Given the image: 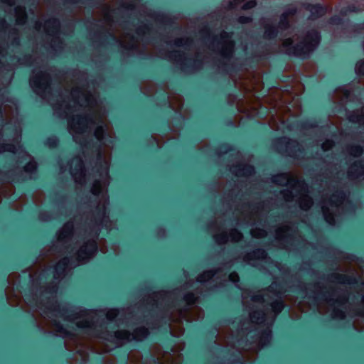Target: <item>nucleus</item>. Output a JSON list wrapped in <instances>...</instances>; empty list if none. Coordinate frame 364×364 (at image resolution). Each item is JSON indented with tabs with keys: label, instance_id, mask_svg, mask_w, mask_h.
<instances>
[{
	"label": "nucleus",
	"instance_id": "30",
	"mask_svg": "<svg viewBox=\"0 0 364 364\" xmlns=\"http://www.w3.org/2000/svg\"><path fill=\"white\" fill-rule=\"evenodd\" d=\"M272 340V331L269 327L262 331L256 341V350H260L268 345Z\"/></svg>",
	"mask_w": 364,
	"mask_h": 364
},
{
	"label": "nucleus",
	"instance_id": "10",
	"mask_svg": "<svg viewBox=\"0 0 364 364\" xmlns=\"http://www.w3.org/2000/svg\"><path fill=\"white\" fill-rule=\"evenodd\" d=\"M242 77H236V75L230 74L232 79L236 86L245 92L259 91L262 89L261 76L259 74H255L247 70H242Z\"/></svg>",
	"mask_w": 364,
	"mask_h": 364
},
{
	"label": "nucleus",
	"instance_id": "63",
	"mask_svg": "<svg viewBox=\"0 0 364 364\" xmlns=\"http://www.w3.org/2000/svg\"><path fill=\"white\" fill-rule=\"evenodd\" d=\"M358 294L361 295V304L364 306V282L361 284V286L359 289V290L357 291Z\"/></svg>",
	"mask_w": 364,
	"mask_h": 364
},
{
	"label": "nucleus",
	"instance_id": "44",
	"mask_svg": "<svg viewBox=\"0 0 364 364\" xmlns=\"http://www.w3.org/2000/svg\"><path fill=\"white\" fill-rule=\"evenodd\" d=\"M309 10L311 12V18L312 19L322 16L325 14L324 8L319 5H311Z\"/></svg>",
	"mask_w": 364,
	"mask_h": 364
},
{
	"label": "nucleus",
	"instance_id": "39",
	"mask_svg": "<svg viewBox=\"0 0 364 364\" xmlns=\"http://www.w3.org/2000/svg\"><path fill=\"white\" fill-rule=\"evenodd\" d=\"M95 320L92 316H86L76 322V326L82 328H95Z\"/></svg>",
	"mask_w": 364,
	"mask_h": 364
},
{
	"label": "nucleus",
	"instance_id": "38",
	"mask_svg": "<svg viewBox=\"0 0 364 364\" xmlns=\"http://www.w3.org/2000/svg\"><path fill=\"white\" fill-rule=\"evenodd\" d=\"M16 22L18 25H23L27 20L26 9L23 6H18L15 8Z\"/></svg>",
	"mask_w": 364,
	"mask_h": 364
},
{
	"label": "nucleus",
	"instance_id": "57",
	"mask_svg": "<svg viewBox=\"0 0 364 364\" xmlns=\"http://www.w3.org/2000/svg\"><path fill=\"white\" fill-rule=\"evenodd\" d=\"M118 314H119V311L117 309H109L107 311V312L106 314V318L109 321H112L117 318Z\"/></svg>",
	"mask_w": 364,
	"mask_h": 364
},
{
	"label": "nucleus",
	"instance_id": "50",
	"mask_svg": "<svg viewBox=\"0 0 364 364\" xmlns=\"http://www.w3.org/2000/svg\"><path fill=\"white\" fill-rule=\"evenodd\" d=\"M251 235L255 238H263L267 235L266 230L261 228H254L251 230Z\"/></svg>",
	"mask_w": 364,
	"mask_h": 364
},
{
	"label": "nucleus",
	"instance_id": "24",
	"mask_svg": "<svg viewBox=\"0 0 364 364\" xmlns=\"http://www.w3.org/2000/svg\"><path fill=\"white\" fill-rule=\"evenodd\" d=\"M230 172L237 177H248L255 173L252 166L247 164H237L230 168Z\"/></svg>",
	"mask_w": 364,
	"mask_h": 364
},
{
	"label": "nucleus",
	"instance_id": "8",
	"mask_svg": "<svg viewBox=\"0 0 364 364\" xmlns=\"http://www.w3.org/2000/svg\"><path fill=\"white\" fill-rule=\"evenodd\" d=\"M346 196L343 191H336L330 198H323L321 210L325 220L330 225H335L334 214L343 203Z\"/></svg>",
	"mask_w": 364,
	"mask_h": 364
},
{
	"label": "nucleus",
	"instance_id": "26",
	"mask_svg": "<svg viewBox=\"0 0 364 364\" xmlns=\"http://www.w3.org/2000/svg\"><path fill=\"white\" fill-rule=\"evenodd\" d=\"M233 342V333L229 328L220 331L216 337L215 343L222 346H228Z\"/></svg>",
	"mask_w": 364,
	"mask_h": 364
},
{
	"label": "nucleus",
	"instance_id": "23",
	"mask_svg": "<svg viewBox=\"0 0 364 364\" xmlns=\"http://www.w3.org/2000/svg\"><path fill=\"white\" fill-rule=\"evenodd\" d=\"M273 295L277 296L273 285H271L267 289H263L252 295L251 300L255 303L267 304L273 299Z\"/></svg>",
	"mask_w": 364,
	"mask_h": 364
},
{
	"label": "nucleus",
	"instance_id": "14",
	"mask_svg": "<svg viewBox=\"0 0 364 364\" xmlns=\"http://www.w3.org/2000/svg\"><path fill=\"white\" fill-rule=\"evenodd\" d=\"M60 28V22L56 18H50L44 24V31L47 36L50 38V47L55 50L63 48V43L59 37Z\"/></svg>",
	"mask_w": 364,
	"mask_h": 364
},
{
	"label": "nucleus",
	"instance_id": "52",
	"mask_svg": "<svg viewBox=\"0 0 364 364\" xmlns=\"http://www.w3.org/2000/svg\"><path fill=\"white\" fill-rule=\"evenodd\" d=\"M16 150V146L11 144H2L0 145V153L4 151L15 153Z\"/></svg>",
	"mask_w": 364,
	"mask_h": 364
},
{
	"label": "nucleus",
	"instance_id": "17",
	"mask_svg": "<svg viewBox=\"0 0 364 364\" xmlns=\"http://www.w3.org/2000/svg\"><path fill=\"white\" fill-rule=\"evenodd\" d=\"M237 107L239 112L245 114L249 117H252L258 114L261 102L259 99L252 95L245 101L239 100L237 102Z\"/></svg>",
	"mask_w": 364,
	"mask_h": 364
},
{
	"label": "nucleus",
	"instance_id": "3",
	"mask_svg": "<svg viewBox=\"0 0 364 364\" xmlns=\"http://www.w3.org/2000/svg\"><path fill=\"white\" fill-rule=\"evenodd\" d=\"M198 297L193 293L188 292L183 296V300L186 303L181 306L179 303L168 305L166 314L170 321L171 333L176 337H180L184 333L182 320L191 322L203 317V310L194 306Z\"/></svg>",
	"mask_w": 364,
	"mask_h": 364
},
{
	"label": "nucleus",
	"instance_id": "16",
	"mask_svg": "<svg viewBox=\"0 0 364 364\" xmlns=\"http://www.w3.org/2000/svg\"><path fill=\"white\" fill-rule=\"evenodd\" d=\"M97 246L96 240L90 239L85 242L76 252V259L79 264H85L89 262L97 253Z\"/></svg>",
	"mask_w": 364,
	"mask_h": 364
},
{
	"label": "nucleus",
	"instance_id": "13",
	"mask_svg": "<svg viewBox=\"0 0 364 364\" xmlns=\"http://www.w3.org/2000/svg\"><path fill=\"white\" fill-rule=\"evenodd\" d=\"M274 183L281 186H287L288 191H295L297 188L304 190V181L300 180L299 176L293 173H283L274 176L272 178Z\"/></svg>",
	"mask_w": 364,
	"mask_h": 364
},
{
	"label": "nucleus",
	"instance_id": "29",
	"mask_svg": "<svg viewBox=\"0 0 364 364\" xmlns=\"http://www.w3.org/2000/svg\"><path fill=\"white\" fill-rule=\"evenodd\" d=\"M267 254L264 250L256 249L243 255V260L246 262H251L257 260H263L267 258Z\"/></svg>",
	"mask_w": 364,
	"mask_h": 364
},
{
	"label": "nucleus",
	"instance_id": "27",
	"mask_svg": "<svg viewBox=\"0 0 364 364\" xmlns=\"http://www.w3.org/2000/svg\"><path fill=\"white\" fill-rule=\"evenodd\" d=\"M364 175V164L359 161L353 163L348 168V178L350 180L359 178Z\"/></svg>",
	"mask_w": 364,
	"mask_h": 364
},
{
	"label": "nucleus",
	"instance_id": "32",
	"mask_svg": "<svg viewBox=\"0 0 364 364\" xmlns=\"http://www.w3.org/2000/svg\"><path fill=\"white\" fill-rule=\"evenodd\" d=\"M347 119L351 122L358 123L364 127V106L360 109L349 112Z\"/></svg>",
	"mask_w": 364,
	"mask_h": 364
},
{
	"label": "nucleus",
	"instance_id": "21",
	"mask_svg": "<svg viewBox=\"0 0 364 364\" xmlns=\"http://www.w3.org/2000/svg\"><path fill=\"white\" fill-rule=\"evenodd\" d=\"M232 36L225 32L223 31L220 36V54L221 56L225 58H230L232 57L234 53L235 43L231 40Z\"/></svg>",
	"mask_w": 364,
	"mask_h": 364
},
{
	"label": "nucleus",
	"instance_id": "15",
	"mask_svg": "<svg viewBox=\"0 0 364 364\" xmlns=\"http://www.w3.org/2000/svg\"><path fill=\"white\" fill-rule=\"evenodd\" d=\"M70 173L75 182L80 186L86 183V168L81 156H75L70 161Z\"/></svg>",
	"mask_w": 364,
	"mask_h": 364
},
{
	"label": "nucleus",
	"instance_id": "62",
	"mask_svg": "<svg viewBox=\"0 0 364 364\" xmlns=\"http://www.w3.org/2000/svg\"><path fill=\"white\" fill-rule=\"evenodd\" d=\"M229 279L230 281H232L234 283H236V282H239V280H240L238 274L235 272L230 274Z\"/></svg>",
	"mask_w": 364,
	"mask_h": 364
},
{
	"label": "nucleus",
	"instance_id": "43",
	"mask_svg": "<svg viewBox=\"0 0 364 364\" xmlns=\"http://www.w3.org/2000/svg\"><path fill=\"white\" fill-rule=\"evenodd\" d=\"M346 150L349 155L354 157H359L363 153V149L360 145H349L346 147Z\"/></svg>",
	"mask_w": 364,
	"mask_h": 364
},
{
	"label": "nucleus",
	"instance_id": "53",
	"mask_svg": "<svg viewBox=\"0 0 364 364\" xmlns=\"http://www.w3.org/2000/svg\"><path fill=\"white\" fill-rule=\"evenodd\" d=\"M150 28L147 25H141L139 26L136 30V33L139 36H144L146 34L149 33L150 31Z\"/></svg>",
	"mask_w": 364,
	"mask_h": 364
},
{
	"label": "nucleus",
	"instance_id": "36",
	"mask_svg": "<svg viewBox=\"0 0 364 364\" xmlns=\"http://www.w3.org/2000/svg\"><path fill=\"white\" fill-rule=\"evenodd\" d=\"M291 228L289 225H282L279 227H278L276 230H275V239L277 240V241H282L283 240H284L289 232L291 231Z\"/></svg>",
	"mask_w": 364,
	"mask_h": 364
},
{
	"label": "nucleus",
	"instance_id": "41",
	"mask_svg": "<svg viewBox=\"0 0 364 364\" xmlns=\"http://www.w3.org/2000/svg\"><path fill=\"white\" fill-rule=\"evenodd\" d=\"M149 334L148 328L145 327H139L136 328L134 330L132 335V339H135L137 341H141L145 338Z\"/></svg>",
	"mask_w": 364,
	"mask_h": 364
},
{
	"label": "nucleus",
	"instance_id": "5",
	"mask_svg": "<svg viewBox=\"0 0 364 364\" xmlns=\"http://www.w3.org/2000/svg\"><path fill=\"white\" fill-rule=\"evenodd\" d=\"M97 105L95 96L84 87H73L68 100H63L58 103L65 117L81 110L82 108L94 109Z\"/></svg>",
	"mask_w": 364,
	"mask_h": 364
},
{
	"label": "nucleus",
	"instance_id": "45",
	"mask_svg": "<svg viewBox=\"0 0 364 364\" xmlns=\"http://www.w3.org/2000/svg\"><path fill=\"white\" fill-rule=\"evenodd\" d=\"M8 39L11 40L12 45H19V32L15 28H11L8 32Z\"/></svg>",
	"mask_w": 364,
	"mask_h": 364
},
{
	"label": "nucleus",
	"instance_id": "54",
	"mask_svg": "<svg viewBox=\"0 0 364 364\" xmlns=\"http://www.w3.org/2000/svg\"><path fill=\"white\" fill-rule=\"evenodd\" d=\"M39 309L43 311V314H45V316H49V313L57 311L58 309V306L53 304L50 306H46L44 309H43L42 306H39Z\"/></svg>",
	"mask_w": 364,
	"mask_h": 364
},
{
	"label": "nucleus",
	"instance_id": "55",
	"mask_svg": "<svg viewBox=\"0 0 364 364\" xmlns=\"http://www.w3.org/2000/svg\"><path fill=\"white\" fill-rule=\"evenodd\" d=\"M36 168L37 164L34 161H29L23 167L24 171L27 173H33L36 170Z\"/></svg>",
	"mask_w": 364,
	"mask_h": 364
},
{
	"label": "nucleus",
	"instance_id": "1",
	"mask_svg": "<svg viewBox=\"0 0 364 364\" xmlns=\"http://www.w3.org/2000/svg\"><path fill=\"white\" fill-rule=\"evenodd\" d=\"M111 159V148L102 144L98 148L96 159L92 166V171L94 172L95 178L92 184L90 192L96 196L103 193L102 204L101 205L102 202L100 201L97 206V214L95 216V224L99 225L107 226L108 224H111L107 213V205L109 204L107 189L111 181L109 173Z\"/></svg>",
	"mask_w": 364,
	"mask_h": 364
},
{
	"label": "nucleus",
	"instance_id": "20",
	"mask_svg": "<svg viewBox=\"0 0 364 364\" xmlns=\"http://www.w3.org/2000/svg\"><path fill=\"white\" fill-rule=\"evenodd\" d=\"M328 279L330 282L335 284H352L358 282V275L354 272L345 274L333 272L328 275Z\"/></svg>",
	"mask_w": 364,
	"mask_h": 364
},
{
	"label": "nucleus",
	"instance_id": "25",
	"mask_svg": "<svg viewBox=\"0 0 364 364\" xmlns=\"http://www.w3.org/2000/svg\"><path fill=\"white\" fill-rule=\"evenodd\" d=\"M74 232V223L68 221L58 230L57 233L58 240L60 242H66L70 240Z\"/></svg>",
	"mask_w": 364,
	"mask_h": 364
},
{
	"label": "nucleus",
	"instance_id": "46",
	"mask_svg": "<svg viewBox=\"0 0 364 364\" xmlns=\"http://www.w3.org/2000/svg\"><path fill=\"white\" fill-rule=\"evenodd\" d=\"M214 239L218 245L225 244L229 240L228 232H221L214 235Z\"/></svg>",
	"mask_w": 364,
	"mask_h": 364
},
{
	"label": "nucleus",
	"instance_id": "42",
	"mask_svg": "<svg viewBox=\"0 0 364 364\" xmlns=\"http://www.w3.org/2000/svg\"><path fill=\"white\" fill-rule=\"evenodd\" d=\"M193 41L191 38H178L173 41V44L176 47H185L189 48L193 45Z\"/></svg>",
	"mask_w": 364,
	"mask_h": 364
},
{
	"label": "nucleus",
	"instance_id": "22",
	"mask_svg": "<svg viewBox=\"0 0 364 364\" xmlns=\"http://www.w3.org/2000/svg\"><path fill=\"white\" fill-rule=\"evenodd\" d=\"M51 329L57 336L65 338V346H67L70 342H73V346H76L77 338V335L68 331L59 322L54 321L51 324Z\"/></svg>",
	"mask_w": 364,
	"mask_h": 364
},
{
	"label": "nucleus",
	"instance_id": "56",
	"mask_svg": "<svg viewBox=\"0 0 364 364\" xmlns=\"http://www.w3.org/2000/svg\"><path fill=\"white\" fill-rule=\"evenodd\" d=\"M355 73L360 75H364V60H361L356 63Z\"/></svg>",
	"mask_w": 364,
	"mask_h": 364
},
{
	"label": "nucleus",
	"instance_id": "35",
	"mask_svg": "<svg viewBox=\"0 0 364 364\" xmlns=\"http://www.w3.org/2000/svg\"><path fill=\"white\" fill-rule=\"evenodd\" d=\"M268 314L263 311H253L250 314V318L252 323L257 324L263 323L267 318Z\"/></svg>",
	"mask_w": 364,
	"mask_h": 364
},
{
	"label": "nucleus",
	"instance_id": "12",
	"mask_svg": "<svg viewBox=\"0 0 364 364\" xmlns=\"http://www.w3.org/2000/svg\"><path fill=\"white\" fill-rule=\"evenodd\" d=\"M94 114L92 117L87 115H73L68 119V126L70 132L75 134L85 133L94 121Z\"/></svg>",
	"mask_w": 364,
	"mask_h": 364
},
{
	"label": "nucleus",
	"instance_id": "28",
	"mask_svg": "<svg viewBox=\"0 0 364 364\" xmlns=\"http://www.w3.org/2000/svg\"><path fill=\"white\" fill-rule=\"evenodd\" d=\"M70 265V259L68 257H64L60 259L55 266V275L56 279L63 278L65 276L67 270Z\"/></svg>",
	"mask_w": 364,
	"mask_h": 364
},
{
	"label": "nucleus",
	"instance_id": "59",
	"mask_svg": "<svg viewBox=\"0 0 364 364\" xmlns=\"http://www.w3.org/2000/svg\"><path fill=\"white\" fill-rule=\"evenodd\" d=\"M129 358L130 360L134 359L136 362L141 359V355L139 351H131L129 354Z\"/></svg>",
	"mask_w": 364,
	"mask_h": 364
},
{
	"label": "nucleus",
	"instance_id": "60",
	"mask_svg": "<svg viewBox=\"0 0 364 364\" xmlns=\"http://www.w3.org/2000/svg\"><path fill=\"white\" fill-rule=\"evenodd\" d=\"M256 5H257V2L255 0H250V1H248L246 3H245L243 4V6H242V9L243 10H248V9L255 7Z\"/></svg>",
	"mask_w": 364,
	"mask_h": 364
},
{
	"label": "nucleus",
	"instance_id": "48",
	"mask_svg": "<svg viewBox=\"0 0 364 364\" xmlns=\"http://www.w3.org/2000/svg\"><path fill=\"white\" fill-rule=\"evenodd\" d=\"M229 236V239L232 242H239L242 239V234L236 229L230 230V232L228 233Z\"/></svg>",
	"mask_w": 364,
	"mask_h": 364
},
{
	"label": "nucleus",
	"instance_id": "47",
	"mask_svg": "<svg viewBox=\"0 0 364 364\" xmlns=\"http://www.w3.org/2000/svg\"><path fill=\"white\" fill-rule=\"evenodd\" d=\"M13 108L10 105L6 104L4 105L2 110V105L0 106V118H7L12 114Z\"/></svg>",
	"mask_w": 364,
	"mask_h": 364
},
{
	"label": "nucleus",
	"instance_id": "9",
	"mask_svg": "<svg viewBox=\"0 0 364 364\" xmlns=\"http://www.w3.org/2000/svg\"><path fill=\"white\" fill-rule=\"evenodd\" d=\"M320 42L317 31L311 30L292 48V53L296 56H304L312 52Z\"/></svg>",
	"mask_w": 364,
	"mask_h": 364
},
{
	"label": "nucleus",
	"instance_id": "31",
	"mask_svg": "<svg viewBox=\"0 0 364 364\" xmlns=\"http://www.w3.org/2000/svg\"><path fill=\"white\" fill-rule=\"evenodd\" d=\"M168 58L173 63L178 64L182 68L187 65L188 61L191 60V59L186 56V54L183 52L178 50L171 52L168 55Z\"/></svg>",
	"mask_w": 364,
	"mask_h": 364
},
{
	"label": "nucleus",
	"instance_id": "34",
	"mask_svg": "<svg viewBox=\"0 0 364 364\" xmlns=\"http://www.w3.org/2000/svg\"><path fill=\"white\" fill-rule=\"evenodd\" d=\"M168 102L170 107L175 111H179L183 105V97L178 94H170L168 96Z\"/></svg>",
	"mask_w": 364,
	"mask_h": 364
},
{
	"label": "nucleus",
	"instance_id": "4",
	"mask_svg": "<svg viewBox=\"0 0 364 364\" xmlns=\"http://www.w3.org/2000/svg\"><path fill=\"white\" fill-rule=\"evenodd\" d=\"M291 99L289 92H282L279 88L272 90L264 98V102L268 104L270 109L274 110V114L270 111L271 117L268 119L269 125L272 129L279 130L280 124H284L291 116V110L286 105Z\"/></svg>",
	"mask_w": 364,
	"mask_h": 364
},
{
	"label": "nucleus",
	"instance_id": "7",
	"mask_svg": "<svg viewBox=\"0 0 364 364\" xmlns=\"http://www.w3.org/2000/svg\"><path fill=\"white\" fill-rule=\"evenodd\" d=\"M94 118L92 125H96V127L94 129L93 135L97 141L101 142L106 138H115L113 126L105 111L95 112Z\"/></svg>",
	"mask_w": 364,
	"mask_h": 364
},
{
	"label": "nucleus",
	"instance_id": "49",
	"mask_svg": "<svg viewBox=\"0 0 364 364\" xmlns=\"http://www.w3.org/2000/svg\"><path fill=\"white\" fill-rule=\"evenodd\" d=\"M214 276V272L212 271H205L200 274L197 277V280L200 282H205L211 279Z\"/></svg>",
	"mask_w": 364,
	"mask_h": 364
},
{
	"label": "nucleus",
	"instance_id": "2",
	"mask_svg": "<svg viewBox=\"0 0 364 364\" xmlns=\"http://www.w3.org/2000/svg\"><path fill=\"white\" fill-rule=\"evenodd\" d=\"M114 1L112 0L110 4H102L97 6L93 11V19L101 23L102 26L109 31L110 36L117 40L120 46L127 50H136L139 46V41L129 33L119 35L113 31L112 28L114 23V18L118 20L117 15H121L123 11H133L135 5L133 3L124 2L117 9H114Z\"/></svg>",
	"mask_w": 364,
	"mask_h": 364
},
{
	"label": "nucleus",
	"instance_id": "37",
	"mask_svg": "<svg viewBox=\"0 0 364 364\" xmlns=\"http://www.w3.org/2000/svg\"><path fill=\"white\" fill-rule=\"evenodd\" d=\"M114 337L120 345L124 344L132 340V335L126 330H119L114 332Z\"/></svg>",
	"mask_w": 364,
	"mask_h": 364
},
{
	"label": "nucleus",
	"instance_id": "33",
	"mask_svg": "<svg viewBox=\"0 0 364 364\" xmlns=\"http://www.w3.org/2000/svg\"><path fill=\"white\" fill-rule=\"evenodd\" d=\"M286 150L288 154L292 157L298 156L297 153L303 150L302 146L295 140L289 139L287 143Z\"/></svg>",
	"mask_w": 364,
	"mask_h": 364
},
{
	"label": "nucleus",
	"instance_id": "51",
	"mask_svg": "<svg viewBox=\"0 0 364 364\" xmlns=\"http://www.w3.org/2000/svg\"><path fill=\"white\" fill-rule=\"evenodd\" d=\"M277 36V29L273 26H267L264 33V37L271 39Z\"/></svg>",
	"mask_w": 364,
	"mask_h": 364
},
{
	"label": "nucleus",
	"instance_id": "18",
	"mask_svg": "<svg viewBox=\"0 0 364 364\" xmlns=\"http://www.w3.org/2000/svg\"><path fill=\"white\" fill-rule=\"evenodd\" d=\"M31 85L36 92L45 93L48 90H50V76L46 72H37L33 75L31 79Z\"/></svg>",
	"mask_w": 364,
	"mask_h": 364
},
{
	"label": "nucleus",
	"instance_id": "19",
	"mask_svg": "<svg viewBox=\"0 0 364 364\" xmlns=\"http://www.w3.org/2000/svg\"><path fill=\"white\" fill-rule=\"evenodd\" d=\"M275 293L278 296H272L273 299H272L269 302H267L271 307V311L269 313H267L268 316L272 318V321L273 322L276 317L284 309L285 304L284 300L282 299L283 292L282 291H277Z\"/></svg>",
	"mask_w": 364,
	"mask_h": 364
},
{
	"label": "nucleus",
	"instance_id": "61",
	"mask_svg": "<svg viewBox=\"0 0 364 364\" xmlns=\"http://www.w3.org/2000/svg\"><path fill=\"white\" fill-rule=\"evenodd\" d=\"M7 23L4 18L0 19V37L1 36V33H4L5 35L6 33Z\"/></svg>",
	"mask_w": 364,
	"mask_h": 364
},
{
	"label": "nucleus",
	"instance_id": "64",
	"mask_svg": "<svg viewBox=\"0 0 364 364\" xmlns=\"http://www.w3.org/2000/svg\"><path fill=\"white\" fill-rule=\"evenodd\" d=\"M252 21V18L247 16H240L238 18V22L240 23H247Z\"/></svg>",
	"mask_w": 364,
	"mask_h": 364
},
{
	"label": "nucleus",
	"instance_id": "6",
	"mask_svg": "<svg viewBox=\"0 0 364 364\" xmlns=\"http://www.w3.org/2000/svg\"><path fill=\"white\" fill-rule=\"evenodd\" d=\"M325 289L326 291L323 292V301L328 306L333 308V317L335 318L344 319L346 318L345 311L337 309V307L342 306L348 303L349 296L348 291L341 289L336 287V285Z\"/></svg>",
	"mask_w": 364,
	"mask_h": 364
},
{
	"label": "nucleus",
	"instance_id": "58",
	"mask_svg": "<svg viewBox=\"0 0 364 364\" xmlns=\"http://www.w3.org/2000/svg\"><path fill=\"white\" fill-rule=\"evenodd\" d=\"M321 146L323 151H328L334 146V141L333 140L327 139L322 144Z\"/></svg>",
	"mask_w": 364,
	"mask_h": 364
},
{
	"label": "nucleus",
	"instance_id": "11",
	"mask_svg": "<svg viewBox=\"0 0 364 364\" xmlns=\"http://www.w3.org/2000/svg\"><path fill=\"white\" fill-rule=\"evenodd\" d=\"M304 190L297 188L295 191L284 190L281 191L283 198L287 202H291L294 198H296L297 203L301 209L304 210H309L313 204L314 200L311 197L308 195L309 189L307 184L304 182Z\"/></svg>",
	"mask_w": 364,
	"mask_h": 364
},
{
	"label": "nucleus",
	"instance_id": "40",
	"mask_svg": "<svg viewBox=\"0 0 364 364\" xmlns=\"http://www.w3.org/2000/svg\"><path fill=\"white\" fill-rule=\"evenodd\" d=\"M155 354L160 364H169L171 363V354L170 353L157 350Z\"/></svg>",
	"mask_w": 364,
	"mask_h": 364
}]
</instances>
